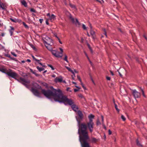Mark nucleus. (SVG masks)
Returning a JSON list of instances; mask_svg holds the SVG:
<instances>
[{"mask_svg": "<svg viewBox=\"0 0 147 147\" xmlns=\"http://www.w3.org/2000/svg\"><path fill=\"white\" fill-rule=\"evenodd\" d=\"M97 141V140L95 138H92V142H96Z\"/></svg>", "mask_w": 147, "mask_h": 147, "instance_id": "nucleus-20", "label": "nucleus"}, {"mask_svg": "<svg viewBox=\"0 0 147 147\" xmlns=\"http://www.w3.org/2000/svg\"><path fill=\"white\" fill-rule=\"evenodd\" d=\"M21 3L22 5H24L25 7H27V3L25 0H23L21 1Z\"/></svg>", "mask_w": 147, "mask_h": 147, "instance_id": "nucleus-14", "label": "nucleus"}, {"mask_svg": "<svg viewBox=\"0 0 147 147\" xmlns=\"http://www.w3.org/2000/svg\"><path fill=\"white\" fill-rule=\"evenodd\" d=\"M55 56L57 57H61L62 56V55L61 54V53L57 51Z\"/></svg>", "mask_w": 147, "mask_h": 147, "instance_id": "nucleus-12", "label": "nucleus"}, {"mask_svg": "<svg viewBox=\"0 0 147 147\" xmlns=\"http://www.w3.org/2000/svg\"><path fill=\"white\" fill-rule=\"evenodd\" d=\"M100 122L99 121H97V125H98L99 124H100Z\"/></svg>", "mask_w": 147, "mask_h": 147, "instance_id": "nucleus-51", "label": "nucleus"}, {"mask_svg": "<svg viewBox=\"0 0 147 147\" xmlns=\"http://www.w3.org/2000/svg\"><path fill=\"white\" fill-rule=\"evenodd\" d=\"M47 41L43 39V42L46 47L48 50L51 51L52 50L51 46L53 45V41L49 37L46 36L45 38Z\"/></svg>", "mask_w": 147, "mask_h": 147, "instance_id": "nucleus-4", "label": "nucleus"}, {"mask_svg": "<svg viewBox=\"0 0 147 147\" xmlns=\"http://www.w3.org/2000/svg\"><path fill=\"white\" fill-rule=\"evenodd\" d=\"M52 90L48 89L45 90L42 89L41 92L48 98H53L54 100L60 103H63L66 105H68L71 106L73 110H76L78 109V107L75 105L74 101L71 99H69L65 96H63L61 90L59 88L55 89L51 86Z\"/></svg>", "mask_w": 147, "mask_h": 147, "instance_id": "nucleus-2", "label": "nucleus"}, {"mask_svg": "<svg viewBox=\"0 0 147 147\" xmlns=\"http://www.w3.org/2000/svg\"><path fill=\"white\" fill-rule=\"evenodd\" d=\"M114 104H115V109L116 110H119L117 108V105L115 103H114Z\"/></svg>", "mask_w": 147, "mask_h": 147, "instance_id": "nucleus-38", "label": "nucleus"}, {"mask_svg": "<svg viewBox=\"0 0 147 147\" xmlns=\"http://www.w3.org/2000/svg\"><path fill=\"white\" fill-rule=\"evenodd\" d=\"M5 36V34L3 33H1V36L2 37L4 36Z\"/></svg>", "mask_w": 147, "mask_h": 147, "instance_id": "nucleus-48", "label": "nucleus"}, {"mask_svg": "<svg viewBox=\"0 0 147 147\" xmlns=\"http://www.w3.org/2000/svg\"><path fill=\"white\" fill-rule=\"evenodd\" d=\"M48 66L50 67L51 68L52 70H53L55 69L53 67L52 65H48Z\"/></svg>", "mask_w": 147, "mask_h": 147, "instance_id": "nucleus-29", "label": "nucleus"}, {"mask_svg": "<svg viewBox=\"0 0 147 147\" xmlns=\"http://www.w3.org/2000/svg\"><path fill=\"white\" fill-rule=\"evenodd\" d=\"M110 72L111 73V74L112 75V76H113L114 75V74H113V72L112 71H110Z\"/></svg>", "mask_w": 147, "mask_h": 147, "instance_id": "nucleus-50", "label": "nucleus"}, {"mask_svg": "<svg viewBox=\"0 0 147 147\" xmlns=\"http://www.w3.org/2000/svg\"><path fill=\"white\" fill-rule=\"evenodd\" d=\"M91 65H92V66H93V63H92V62L90 60H89V61Z\"/></svg>", "mask_w": 147, "mask_h": 147, "instance_id": "nucleus-49", "label": "nucleus"}, {"mask_svg": "<svg viewBox=\"0 0 147 147\" xmlns=\"http://www.w3.org/2000/svg\"><path fill=\"white\" fill-rule=\"evenodd\" d=\"M32 57L33 60H35L36 61H37V62L40 61V60L36 59L33 55H32Z\"/></svg>", "mask_w": 147, "mask_h": 147, "instance_id": "nucleus-22", "label": "nucleus"}, {"mask_svg": "<svg viewBox=\"0 0 147 147\" xmlns=\"http://www.w3.org/2000/svg\"><path fill=\"white\" fill-rule=\"evenodd\" d=\"M51 20H54L55 19V16L54 14H52L50 16V18Z\"/></svg>", "mask_w": 147, "mask_h": 147, "instance_id": "nucleus-16", "label": "nucleus"}, {"mask_svg": "<svg viewBox=\"0 0 147 147\" xmlns=\"http://www.w3.org/2000/svg\"><path fill=\"white\" fill-rule=\"evenodd\" d=\"M90 27L91 28V30H92V26H91V25L90 24Z\"/></svg>", "mask_w": 147, "mask_h": 147, "instance_id": "nucleus-61", "label": "nucleus"}, {"mask_svg": "<svg viewBox=\"0 0 147 147\" xmlns=\"http://www.w3.org/2000/svg\"><path fill=\"white\" fill-rule=\"evenodd\" d=\"M82 28L84 30H86V28L85 26V25L84 24H82Z\"/></svg>", "mask_w": 147, "mask_h": 147, "instance_id": "nucleus-36", "label": "nucleus"}, {"mask_svg": "<svg viewBox=\"0 0 147 147\" xmlns=\"http://www.w3.org/2000/svg\"><path fill=\"white\" fill-rule=\"evenodd\" d=\"M30 11L31 12H34V13H36V10L34 9L33 8H31V9H30Z\"/></svg>", "mask_w": 147, "mask_h": 147, "instance_id": "nucleus-32", "label": "nucleus"}, {"mask_svg": "<svg viewBox=\"0 0 147 147\" xmlns=\"http://www.w3.org/2000/svg\"><path fill=\"white\" fill-rule=\"evenodd\" d=\"M87 45H88V47L90 51H91V53H92L93 51H92V48L90 46V45L88 44Z\"/></svg>", "mask_w": 147, "mask_h": 147, "instance_id": "nucleus-21", "label": "nucleus"}, {"mask_svg": "<svg viewBox=\"0 0 147 147\" xmlns=\"http://www.w3.org/2000/svg\"><path fill=\"white\" fill-rule=\"evenodd\" d=\"M16 80H17L19 82L21 83L22 84L25 86L27 88H29V86L26 83L29 84L30 83V81L28 80H26L25 79L20 77L19 79H17L16 78Z\"/></svg>", "mask_w": 147, "mask_h": 147, "instance_id": "nucleus-5", "label": "nucleus"}, {"mask_svg": "<svg viewBox=\"0 0 147 147\" xmlns=\"http://www.w3.org/2000/svg\"><path fill=\"white\" fill-rule=\"evenodd\" d=\"M6 56L8 57L11 58L10 55H6Z\"/></svg>", "mask_w": 147, "mask_h": 147, "instance_id": "nucleus-53", "label": "nucleus"}, {"mask_svg": "<svg viewBox=\"0 0 147 147\" xmlns=\"http://www.w3.org/2000/svg\"><path fill=\"white\" fill-rule=\"evenodd\" d=\"M23 24L24 25V27L26 28H28V26L24 22H22Z\"/></svg>", "mask_w": 147, "mask_h": 147, "instance_id": "nucleus-25", "label": "nucleus"}, {"mask_svg": "<svg viewBox=\"0 0 147 147\" xmlns=\"http://www.w3.org/2000/svg\"><path fill=\"white\" fill-rule=\"evenodd\" d=\"M141 91L142 92V95H143V96L144 97H146V96L145 95L144 92V90H143L142 89H141Z\"/></svg>", "mask_w": 147, "mask_h": 147, "instance_id": "nucleus-33", "label": "nucleus"}, {"mask_svg": "<svg viewBox=\"0 0 147 147\" xmlns=\"http://www.w3.org/2000/svg\"><path fill=\"white\" fill-rule=\"evenodd\" d=\"M26 61L29 62H31V60L30 59H27L26 60Z\"/></svg>", "mask_w": 147, "mask_h": 147, "instance_id": "nucleus-54", "label": "nucleus"}, {"mask_svg": "<svg viewBox=\"0 0 147 147\" xmlns=\"http://www.w3.org/2000/svg\"><path fill=\"white\" fill-rule=\"evenodd\" d=\"M0 71L15 79H16V78L18 76V74L17 73L13 71L10 69L7 70L5 68H0Z\"/></svg>", "mask_w": 147, "mask_h": 147, "instance_id": "nucleus-3", "label": "nucleus"}, {"mask_svg": "<svg viewBox=\"0 0 147 147\" xmlns=\"http://www.w3.org/2000/svg\"><path fill=\"white\" fill-rule=\"evenodd\" d=\"M30 46L34 50H36V49L34 46L31 44L30 45Z\"/></svg>", "mask_w": 147, "mask_h": 147, "instance_id": "nucleus-26", "label": "nucleus"}, {"mask_svg": "<svg viewBox=\"0 0 147 147\" xmlns=\"http://www.w3.org/2000/svg\"><path fill=\"white\" fill-rule=\"evenodd\" d=\"M136 144L137 145L139 146L142 147V145L140 143L139 141L137 139L136 140Z\"/></svg>", "mask_w": 147, "mask_h": 147, "instance_id": "nucleus-17", "label": "nucleus"}, {"mask_svg": "<svg viewBox=\"0 0 147 147\" xmlns=\"http://www.w3.org/2000/svg\"><path fill=\"white\" fill-rule=\"evenodd\" d=\"M64 56H65V57L63 59V60L65 61L67 63H69V61H68V60H67V55H66V54H65L64 55Z\"/></svg>", "mask_w": 147, "mask_h": 147, "instance_id": "nucleus-18", "label": "nucleus"}, {"mask_svg": "<svg viewBox=\"0 0 147 147\" xmlns=\"http://www.w3.org/2000/svg\"><path fill=\"white\" fill-rule=\"evenodd\" d=\"M69 5L70 6L71 8H76V6L74 5H72L70 3H69Z\"/></svg>", "mask_w": 147, "mask_h": 147, "instance_id": "nucleus-28", "label": "nucleus"}, {"mask_svg": "<svg viewBox=\"0 0 147 147\" xmlns=\"http://www.w3.org/2000/svg\"><path fill=\"white\" fill-rule=\"evenodd\" d=\"M52 77L53 78H55V75H53L52 76Z\"/></svg>", "mask_w": 147, "mask_h": 147, "instance_id": "nucleus-62", "label": "nucleus"}, {"mask_svg": "<svg viewBox=\"0 0 147 147\" xmlns=\"http://www.w3.org/2000/svg\"><path fill=\"white\" fill-rule=\"evenodd\" d=\"M121 118L123 121H125L126 120L125 117L123 115H121Z\"/></svg>", "mask_w": 147, "mask_h": 147, "instance_id": "nucleus-27", "label": "nucleus"}, {"mask_svg": "<svg viewBox=\"0 0 147 147\" xmlns=\"http://www.w3.org/2000/svg\"><path fill=\"white\" fill-rule=\"evenodd\" d=\"M59 49L61 51V52H60V53H61V54L62 55L63 53V49L61 48H60Z\"/></svg>", "mask_w": 147, "mask_h": 147, "instance_id": "nucleus-43", "label": "nucleus"}, {"mask_svg": "<svg viewBox=\"0 0 147 147\" xmlns=\"http://www.w3.org/2000/svg\"><path fill=\"white\" fill-rule=\"evenodd\" d=\"M10 20L12 22H15V23H17V22H18L19 23H20L22 22V20H21L18 19H12L11 18H10Z\"/></svg>", "mask_w": 147, "mask_h": 147, "instance_id": "nucleus-10", "label": "nucleus"}, {"mask_svg": "<svg viewBox=\"0 0 147 147\" xmlns=\"http://www.w3.org/2000/svg\"><path fill=\"white\" fill-rule=\"evenodd\" d=\"M146 39V41H147V37H146V36L145 35H144L143 36Z\"/></svg>", "mask_w": 147, "mask_h": 147, "instance_id": "nucleus-52", "label": "nucleus"}, {"mask_svg": "<svg viewBox=\"0 0 147 147\" xmlns=\"http://www.w3.org/2000/svg\"><path fill=\"white\" fill-rule=\"evenodd\" d=\"M10 28H11V29L10 30H12V31H14V28L12 26H10Z\"/></svg>", "mask_w": 147, "mask_h": 147, "instance_id": "nucleus-44", "label": "nucleus"}, {"mask_svg": "<svg viewBox=\"0 0 147 147\" xmlns=\"http://www.w3.org/2000/svg\"><path fill=\"white\" fill-rule=\"evenodd\" d=\"M36 67L38 71L40 72H41L42 71H43L45 69L44 68L40 67H39L38 66H37Z\"/></svg>", "mask_w": 147, "mask_h": 147, "instance_id": "nucleus-15", "label": "nucleus"}, {"mask_svg": "<svg viewBox=\"0 0 147 147\" xmlns=\"http://www.w3.org/2000/svg\"><path fill=\"white\" fill-rule=\"evenodd\" d=\"M32 73L34 74L36 76H39L38 74H37L36 72H34V71H32Z\"/></svg>", "mask_w": 147, "mask_h": 147, "instance_id": "nucleus-31", "label": "nucleus"}, {"mask_svg": "<svg viewBox=\"0 0 147 147\" xmlns=\"http://www.w3.org/2000/svg\"><path fill=\"white\" fill-rule=\"evenodd\" d=\"M72 83L73 84H75V85H76L77 84H76V82H72Z\"/></svg>", "mask_w": 147, "mask_h": 147, "instance_id": "nucleus-60", "label": "nucleus"}, {"mask_svg": "<svg viewBox=\"0 0 147 147\" xmlns=\"http://www.w3.org/2000/svg\"><path fill=\"white\" fill-rule=\"evenodd\" d=\"M75 86L76 88H78V89H74V91L76 92H77L80 89V88L77 86Z\"/></svg>", "mask_w": 147, "mask_h": 147, "instance_id": "nucleus-23", "label": "nucleus"}, {"mask_svg": "<svg viewBox=\"0 0 147 147\" xmlns=\"http://www.w3.org/2000/svg\"><path fill=\"white\" fill-rule=\"evenodd\" d=\"M132 94L135 98H139L140 95V93L136 90H132Z\"/></svg>", "mask_w": 147, "mask_h": 147, "instance_id": "nucleus-9", "label": "nucleus"}, {"mask_svg": "<svg viewBox=\"0 0 147 147\" xmlns=\"http://www.w3.org/2000/svg\"><path fill=\"white\" fill-rule=\"evenodd\" d=\"M65 67L69 71H71V69L70 68H69V67H67V66H65Z\"/></svg>", "mask_w": 147, "mask_h": 147, "instance_id": "nucleus-41", "label": "nucleus"}, {"mask_svg": "<svg viewBox=\"0 0 147 147\" xmlns=\"http://www.w3.org/2000/svg\"><path fill=\"white\" fill-rule=\"evenodd\" d=\"M106 79L107 80H110L111 79L110 77L107 76L106 77Z\"/></svg>", "mask_w": 147, "mask_h": 147, "instance_id": "nucleus-45", "label": "nucleus"}, {"mask_svg": "<svg viewBox=\"0 0 147 147\" xmlns=\"http://www.w3.org/2000/svg\"><path fill=\"white\" fill-rule=\"evenodd\" d=\"M77 78L78 79V80L80 82H81L82 80H81V78H80V77L79 76L77 75Z\"/></svg>", "mask_w": 147, "mask_h": 147, "instance_id": "nucleus-37", "label": "nucleus"}, {"mask_svg": "<svg viewBox=\"0 0 147 147\" xmlns=\"http://www.w3.org/2000/svg\"><path fill=\"white\" fill-rule=\"evenodd\" d=\"M57 51L55 50H52V53L55 56Z\"/></svg>", "mask_w": 147, "mask_h": 147, "instance_id": "nucleus-24", "label": "nucleus"}, {"mask_svg": "<svg viewBox=\"0 0 147 147\" xmlns=\"http://www.w3.org/2000/svg\"><path fill=\"white\" fill-rule=\"evenodd\" d=\"M119 74L120 76L121 77L122 76V75L121 74V73H120V72H119Z\"/></svg>", "mask_w": 147, "mask_h": 147, "instance_id": "nucleus-63", "label": "nucleus"}, {"mask_svg": "<svg viewBox=\"0 0 147 147\" xmlns=\"http://www.w3.org/2000/svg\"><path fill=\"white\" fill-rule=\"evenodd\" d=\"M47 16H49V17L50 18V16H51L50 15V14L49 13H47Z\"/></svg>", "mask_w": 147, "mask_h": 147, "instance_id": "nucleus-57", "label": "nucleus"}, {"mask_svg": "<svg viewBox=\"0 0 147 147\" xmlns=\"http://www.w3.org/2000/svg\"><path fill=\"white\" fill-rule=\"evenodd\" d=\"M90 34L91 35L93 36L95 35V32L94 31L92 30H91Z\"/></svg>", "mask_w": 147, "mask_h": 147, "instance_id": "nucleus-19", "label": "nucleus"}, {"mask_svg": "<svg viewBox=\"0 0 147 147\" xmlns=\"http://www.w3.org/2000/svg\"><path fill=\"white\" fill-rule=\"evenodd\" d=\"M11 54L15 57H17V55L14 52H11Z\"/></svg>", "mask_w": 147, "mask_h": 147, "instance_id": "nucleus-40", "label": "nucleus"}, {"mask_svg": "<svg viewBox=\"0 0 147 147\" xmlns=\"http://www.w3.org/2000/svg\"><path fill=\"white\" fill-rule=\"evenodd\" d=\"M102 120V122L103 121V117L102 116H101Z\"/></svg>", "mask_w": 147, "mask_h": 147, "instance_id": "nucleus-58", "label": "nucleus"}, {"mask_svg": "<svg viewBox=\"0 0 147 147\" xmlns=\"http://www.w3.org/2000/svg\"><path fill=\"white\" fill-rule=\"evenodd\" d=\"M39 22L40 24H42L43 21V20L42 19H40L39 20Z\"/></svg>", "mask_w": 147, "mask_h": 147, "instance_id": "nucleus-42", "label": "nucleus"}, {"mask_svg": "<svg viewBox=\"0 0 147 147\" xmlns=\"http://www.w3.org/2000/svg\"><path fill=\"white\" fill-rule=\"evenodd\" d=\"M103 30L104 32V34L105 35L106 37H107V33L106 32V30L105 29H103Z\"/></svg>", "mask_w": 147, "mask_h": 147, "instance_id": "nucleus-35", "label": "nucleus"}, {"mask_svg": "<svg viewBox=\"0 0 147 147\" xmlns=\"http://www.w3.org/2000/svg\"><path fill=\"white\" fill-rule=\"evenodd\" d=\"M46 24H47V25H48L49 24V23L48 21L47 20L46 21Z\"/></svg>", "mask_w": 147, "mask_h": 147, "instance_id": "nucleus-55", "label": "nucleus"}, {"mask_svg": "<svg viewBox=\"0 0 147 147\" xmlns=\"http://www.w3.org/2000/svg\"><path fill=\"white\" fill-rule=\"evenodd\" d=\"M79 97H81V98H82L83 97V96L82 95V94H80L79 95Z\"/></svg>", "mask_w": 147, "mask_h": 147, "instance_id": "nucleus-59", "label": "nucleus"}, {"mask_svg": "<svg viewBox=\"0 0 147 147\" xmlns=\"http://www.w3.org/2000/svg\"><path fill=\"white\" fill-rule=\"evenodd\" d=\"M108 132H109V135H111V131L110 130V129H109V130H108Z\"/></svg>", "mask_w": 147, "mask_h": 147, "instance_id": "nucleus-46", "label": "nucleus"}, {"mask_svg": "<svg viewBox=\"0 0 147 147\" xmlns=\"http://www.w3.org/2000/svg\"><path fill=\"white\" fill-rule=\"evenodd\" d=\"M31 91L34 95L38 97H40V93L38 90L33 88H32L31 90Z\"/></svg>", "mask_w": 147, "mask_h": 147, "instance_id": "nucleus-7", "label": "nucleus"}, {"mask_svg": "<svg viewBox=\"0 0 147 147\" xmlns=\"http://www.w3.org/2000/svg\"><path fill=\"white\" fill-rule=\"evenodd\" d=\"M74 111L76 114L78 115L76 116V118L78 122V133L79 135V141L82 147H90L88 142L89 137L86 129L87 128L90 132H92L93 130L94 123L93 122L90 121L87 122L86 125L84 123L80 125V123L83 118V114L81 111Z\"/></svg>", "mask_w": 147, "mask_h": 147, "instance_id": "nucleus-1", "label": "nucleus"}, {"mask_svg": "<svg viewBox=\"0 0 147 147\" xmlns=\"http://www.w3.org/2000/svg\"><path fill=\"white\" fill-rule=\"evenodd\" d=\"M55 36L57 38V39L59 38L57 36L56 34H54Z\"/></svg>", "mask_w": 147, "mask_h": 147, "instance_id": "nucleus-56", "label": "nucleus"}, {"mask_svg": "<svg viewBox=\"0 0 147 147\" xmlns=\"http://www.w3.org/2000/svg\"><path fill=\"white\" fill-rule=\"evenodd\" d=\"M37 62L39 64H40L41 65V66H42L43 67H45V65H43L39 61Z\"/></svg>", "mask_w": 147, "mask_h": 147, "instance_id": "nucleus-34", "label": "nucleus"}, {"mask_svg": "<svg viewBox=\"0 0 147 147\" xmlns=\"http://www.w3.org/2000/svg\"><path fill=\"white\" fill-rule=\"evenodd\" d=\"M69 19L71 20L72 21V22L73 23L75 24L76 26H79L80 25V23L79 22L78 19L77 18H76V22L75 21V19L74 18H73L71 15V14H69Z\"/></svg>", "mask_w": 147, "mask_h": 147, "instance_id": "nucleus-6", "label": "nucleus"}, {"mask_svg": "<svg viewBox=\"0 0 147 147\" xmlns=\"http://www.w3.org/2000/svg\"><path fill=\"white\" fill-rule=\"evenodd\" d=\"M88 117L89 120V121H91L92 122H93L92 119L94 117V116L93 115L90 114L88 116Z\"/></svg>", "mask_w": 147, "mask_h": 147, "instance_id": "nucleus-13", "label": "nucleus"}, {"mask_svg": "<svg viewBox=\"0 0 147 147\" xmlns=\"http://www.w3.org/2000/svg\"><path fill=\"white\" fill-rule=\"evenodd\" d=\"M0 7L3 10H5L7 7L5 3H1L0 4Z\"/></svg>", "mask_w": 147, "mask_h": 147, "instance_id": "nucleus-11", "label": "nucleus"}, {"mask_svg": "<svg viewBox=\"0 0 147 147\" xmlns=\"http://www.w3.org/2000/svg\"><path fill=\"white\" fill-rule=\"evenodd\" d=\"M54 81L56 83H61L62 82L65 83V81H63V78L61 76H60L59 77H56L54 80Z\"/></svg>", "mask_w": 147, "mask_h": 147, "instance_id": "nucleus-8", "label": "nucleus"}, {"mask_svg": "<svg viewBox=\"0 0 147 147\" xmlns=\"http://www.w3.org/2000/svg\"><path fill=\"white\" fill-rule=\"evenodd\" d=\"M59 42L61 44H62V42L61 41L60 39L59 38L58 39Z\"/></svg>", "mask_w": 147, "mask_h": 147, "instance_id": "nucleus-47", "label": "nucleus"}, {"mask_svg": "<svg viewBox=\"0 0 147 147\" xmlns=\"http://www.w3.org/2000/svg\"><path fill=\"white\" fill-rule=\"evenodd\" d=\"M22 63H24L25 62V61L24 60L22 61Z\"/></svg>", "mask_w": 147, "mask_h": 147, "instance_id": "nucleus-64", "label": "nucleus"}, {"mask_svg": "<svg viewBox=\"0 0 147 147\" xmlns=\"http://www.w3.org/2000/svg\"><path fill=\"white\" fill-rule=\"evenodd\" d=\"M80 83H81V85L82 86V87L85 90H86V88L84 86V84H83V83L82 82V81H81V82H80Z\"/></svg>", "mask_w": 147, "mask_h": 147, "instance_id": "nucleus-30", "label": "nucleus"}, {"mask_svg": "<svg viewBox=\"0 0 147 147\" xmlns=\"http://www.w3.org/2000/svg\"><path fill=\"white\" fill-rule=\"evenodd\" d=\"M13 31H12V30H9V32L10 33V35L11 36L12 35H13Z\"/></svg>", "mask_w": 147, "mask_h": 147, "instance_id": "nucleus-39", "label": "nucleus"}]
</instances>
